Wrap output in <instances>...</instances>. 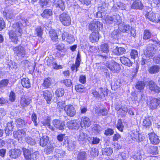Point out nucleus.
I'll return each instance as SVG.
<instances>
[{"mask_svg":"<svg viewBox=\"0 0 160 160\" xmlns=\"http://www.w3.org/2000/svg\"><path fill=\"white\" fill-rule=\"evenodd\" d=\"M152 42H149L147 46L146 51H144V55L148 59L152 58L155 54L156 51L158 50V48Z\"/></svg>","mask_w":160,"mask_h":160,"instance_id":"obj_1","label":"nucleus"},{"mask_svg":"<svg viewBox=\"0 0 160 160\" xmlns=\"http://www.w3.org/2000/svg\"><path fill=\"white\" fill-rule=\"evenodd\" d=\"M119 30L123 33H130L131 36L134 37L136 36V30L128 25H125L124 23H119Z\"/></svg>","mask_w":160,"mask_h":160,"instance_id":"obj_2","label":"nucleus"},{"mask_svg":"<svg viewBox=\"0 0 160 160\" xmlns=\"http://www.w3.org/2000/svg\"><path fill=\"white\" fill-rule=\"evenodd\" d=\"M12 49L15 55L18 57L24 58L26 55L25 47L21 44L13 47Z\"/></svg>","mask_w":160,"mask_h":160,"instance_id":"obj_3","label":"nucleus"},{"mask_svg":"<svg viewBox=\"0 0 160 160\" xmlns=\"http://www.w3.org/2000/svg\"><path fill=\"white\" fill-rule=\"evenodd\" d=\"M24 157L26 160H36L38 157V153L35 152L31 153V150L23 148H22Z\"/></svg>","mask_w":160,"mask_h":160,"instance_id":"obj_4","label":"nucleus"},{"mask_svg":"<svg viewBox=\"0 0 160 160\" xmlns=\"http://www.w3.org/2000/svg\"><path fill=\"white\" fill-rule=\"evenodd\" d=\"M107 68L114 73H117L119 71L120 67L118 64L114 61H108L105 64Z\"/></svg>","mask_w":160,"mask_h":160,"instance_id":"obj_5","label":"nucleus"},{"mask_svg":"<svg viewBox=\"0 0 160 160\" xmlns=\"http://www.w3.org/2000/svg\"><path fill=\"white\" fill-rule=\"evenodd\" d=\"M59 18L62 24L65 26H68L71 24L70 17L66 12H63L60 14Z\"/></svg>","mask_w":160,"mask_h":160,"instance_id":"obj_6","label":"nucleus"},{"mask_svg":"<svg viewBox=\"0 0 160 160\" xmlns=\"http://www.w3.org/2000/svg\"><path fill=\"white\" fill-rule=\"evenodd\" d=\"M120 21V17L119 15L110 16L107 15L105 18V22L107 24H110L114 22H119Z\"/></svg>","mask_w":160,"mask_h":160,"instance_id":"obj_7","label":"nucleus"},{"mask_svg":"<svg viewBox=\"0 0 160 160\" xmlns=\"http://www.w3.org/2000/svg\"><path fill=\"white\" fill-rule=\"evenodd\" d=\"M103 24L96 20H93L89 25L90 29L92 30H95L98 31L102 27Z\"/></svg>","mask_w":160,"mask_h":160,"instance_id":"obj_8","label":"nucleus"},{"mask_svg":"<svg viewBox=\"0 0 160 160\" xmlns=\"http://www.w3.org/2000/svg\"><path fill=\"white\" fill-rule=\"evenodd\" d=\"M9 38L13 43H18L19 41L18 37L21 35H18V33L13 30H10L8 32Z\"/></svg>","mask_w":160,"mask_h":160,"instance_id":"obj_9","label":"nucleus"},{"mask_svg":"<svg viewBox=\"0 0 160 160\" xmlns=\"http://www.w3.org/2000/svg\"><path fill=\"white\" fill-rule=\"evenodd\" d=\"M148 86L151 92L158 93L160 92V88L153 81H150L148 82Z\"/></svg>","mask_w":160,"mask_h":160,"instance_id":"obj_10","label":"nucleus"},{"mask_svg":"<svg viewBox=\"0 0 160 160\" xmlns=\"http://www.w3.org/2000/svg\"><path fill=\"white\" fill-rule=\"evenodd\" d=\"M21 153L20 150L17 148L12 149L8 152V154L10 157L14 159H16L19 157Z\"/></svg>","mask_w":160,"mask_h":160,"instance_id":"obj_11","label":"nucleus"},{"mask_svg":"<svg viewBox=\"0 0 160 160\" xmlns=\"http://www.w3.org/2000/svg\"><path fill=\"white\" fill-rule=\"evenodd\" d=\"M64 110L67 115L71 117H73L75 114V108L72 105L66 106L64 107Z\"/></svg>","mask_w":160,"mask_h":160,"instance_id":"obj_12","label":"nucleus"},{"mask_svg":"<svg viewBox=\"0 0 160 160\" xmlns=\"http://www.w3.org/2000/svg\"><path fill=\"white\" fill-rule=\"evenodd\" d=\"M67 125L69 129L75 130H78L81 126L79 122L74 120L68 122Z\"/></svg>","mask_w":160,"mask_h":160,"instance_id":"obj_13","label":"nucleus"},{"mask_svg":"<svg viewBox=\"0 0 160 160\" xmlns=\"http://www.w3.org/2000/svg\"><path fill=\"white\" fill-rule=\"evenodd\" d=\"M12 27V30L16 31L18 33V35H22V23L19 22L15 23L13 24Z\"/></svg>","mask_w":160,"mask_h":160,"instance_id":"obj_14","label":"nucleus"},{"mask_svg":"<svg viewBox=\"0 0 160 160\" xmlns=\"http://www.w3.org/2000/svg\"><path fill=\"white\" fill-rule=\"evenodd\" d=\"M62 38L63 40H65L70 43L74 41L73 36L67 32H64L62 35Z\"/></svg>","mask_w":160,"mask_h":160,"instance_id":"obj_15","label":"nucleus"},{"mask_svg":"<svg viewBox=\"0 0 160 160\" xmlns=\"http://www.w3.org/2000/svg\"><path fill=\"white\" fill-rule=\"evenodd\" d=\"M52 123L54 126L59 130H62L64 129L65 123L63 121L55 120L53 121Z\"/></svg>","mask_w":160,"mask_h":160,"instance_id":"obj_16","label":"nucleus"},{"mask_svg":"<svg viewBox=\"0 0 160 160\" xmlns=\"http://www.w3.org/2000/svg\"><path fill=\"white\" fill-rule=\"evenodd\" d=\"M149 139L151 142L153 144H157L159 143L160 140L158 137L154 133H152L148 134Z\"/></svg>","mask_w":160,"mask_h":160,"instance_id":"obj_17","label":"nucleus"},{"mask_svg":"<svg viewBox=\"0 0 160 160\" xmlns=\"http://www.w3.org/2000/svg\"><path fill=\"white\" fill-rule=\"evenodd\" d=\"M13 134L14 138H18L19 140L24 137L26 135V133L24 130L20 129L14 132Z\"/></svg>","mask_w":160,"mask_h":160,"instance_id":"obj_18","label":"nucleus"},{"mask_svg":"<svg viewBox=\"0 0 160 160\" xmlns=\"http://www.w3.org/2000/svg\"><path fill=\"white\" fill-rule=\"evenodd\" d=\"M81 126L83 127H89L91 125V122L89 118L86 117L82 118L80 122Z\"/></svg>","mask_w":160,"mask_h":160,"instance_id":"obj_19","label":"nucleus"},{"mask_svg":"<svg viewBox=\"0 0 160 160\" xmlns=\"http://www.w3.org/2000/svg\"><path fill=\"white\" fill-rule=\"evenodd\" d=\"M158 98H152L150 101L148 105L150 108L154 109L159 106Z\"/></svg>","mask_w":160,"mask_h":160,"instance_id":"obj_20","label":"nucleus"},{"mask_svg":"<svg viewBox=\"0 0 160 160\" xmlns=\"http://www.w3.org/2000/svg\"><path fill=\"white\" fill-rule=\"evenodd\" d=\"M143 7L142 4L139 0L135 1L132 5V8L136 9L141 10L142 9Z\"/></svg>","mask_w":160,"mask_h":160,"instance_id":"obj_21","label":"nucleus"},{"mask_svg":"<svg viewBox=\"0 0 160 160\" xmlns=\"http://www.w3.org/2000/svg\"><path fill=\"white\" fill-rule=\"evenodd\" d=\"M31 100L29 98L22 97L21 98L20 105L22 108L25 107L30 103Z\"/></svg>","mask_w":160,"mask_h":160,"instance_id":"obj_22","label":"nucleus"},{"mask_svg":"<svg viewBox=\"0 0 160 160\" xmlns=\"http://www.w3.org/2000/svg\"><path fill=\"white\" fill-rule=\"evenodd\" d=\"M13 127V121H11L10 122L7 123L5 130L7 135H9L10 133H11Z\"/></svg>","mask_w":160,"mask_h":160,"instance_id":"obj_23","label":"nucleus"},{"mask_svg":"<svg viewBox=\"0 0 160 160\" xmlns=\"http://www.w3.org/2000/svg\"><path fill=\"white\" fill-rule=\"evenodd\" d=\"M43 96L45 99L47 101L48 103H49L51 101L52 95L51 92L46 90L43 92Z\"/></svg>","mask_w":160,"mask_h":160,"instance_id":"obj_24","label":"nucleus"},{"mask_svg":"<svg viewBox=\"0 0 160 160\" xmlns=\"http://www.w3.org/2000/svg\"><path fill=\"white\" fill-rule=\"evenodd\" d=\"M57 138L59 142H62L65 145L68 142V137L65 134H59L57 136Z\"/></svg>","mask_w":160,"mask_h":160,"instance_id":"obj_25","label":"nucleus"},{"mask_svg":"<svg viewBox=\"0 0 160 160\" xmlns=\"http://www.w3.org/2000/svg\"><path fill=\"white\" fill-rule=\"evenodd\" d=\"M151 118L146 117L143 119L142 125L145 128H149L152 125Z\"/></svg>","mask_w":160,"mask_h":160,"instance_id":"obj_26","label":"nucleus"},{"mask_svg":"<svg viewBox=\"0 0 160 160\" xmlns=\"http://www.w3.org/2000/svg\"><path fill=\"white\" fill-rule=\"evenodd\" d=\"M77 160H87V154L85 151H80L78 153Z\"/></svg>","mask_w":160,"mask_h":160,"instance_id":"obj_27","label":"nucleus"},{"mask_svg":"<svg viewBox=\"0 0 160 160\" xmlns=\"http://www.w3.org/2000/svg\"><path fill=\"white\" fill-rule=\"evenodd\" d=\"M46 63L49 66L53 68L56 63L55 59L52 57H50L46 58Z\"/></svg>","mask_w":160,"mask_h":160,"instance_id":"obj_28","label":"nucleus"},{"mask_svg":"<svg viewBox=\"0 0 160 160\" xmlns=\"http://www.w3.org/2000/svg\"><path fill=\"white\" fill-rule=\"evenodd\" d=\"M120 59L123 64L128 67H130L132 66V63L128 58L124 56H122L120 58Z\"/></svg>","mask_w":160,"mask_h":160,"instance_id":"obj_29","label":"nucleus"},{"mask_svg":"<svg viewBox=\"0 0 160 160\" xmlns=\"http://www.w3.org/2000/svg\"><path fill=\"white\" fill-rule=\"evenodd\" d=\"M126 51L125 49L123 47H117L113 50V52L116 55H119L122 54Z\"/></svg>","mask_w":160,"mask_h":160,"instance_id":"obj_30","label":"nucleus"},{"mask_svg":"<svg viewBox=\"0 0 160 160\" xmlns=\"http://www.w3.org/2000/svg\"><path fill=\"white\" fill-rule=\"evenodd\" d=\"M89 39L92 42H97L99 39L98 33L96 32H92L90 35Z\"/></svg>","mask_w":160,"mask_h":160,"instance_id":"obj_31","label":"nucleus"},{"mask_svg":"<svg viewBox=\"0 0 160 160\" xmlns=\"http://www.w3.org/2000/svg\"><path fill=\"white\" fill-rule=\"evenodd\" d=\"M54 5L56 7H58L62 11H63L65 8L64 3L62 0H55Z\"/></svg>","mask_w":160,"mask_h":160,"instance_id":"obj_32","label":"nucleus"},{"mask_svg":"<svg viewBox=\"0 0 160 160\" xmlns=\"http://www.w3.org/2000/svg\"><path fill=\"white\" fill-rule=\"evenodd\" d=\"M48 140L49 138L47 136H43L40 140V145L42 147L45 146L48 144Z\"/></svg>","mask_w":160,"mask_h":160,"instance_id":"obj_33","label":"nucleus"},{"mask_svg":"<svg viewBox=\"0 0 160 160\" xmlns=\"http://www.w3.org/2000/svg\"><path fill=\"white\" fill-rule=\"evenodd\" d=\"M21 84L25 88H29L31 87L29 79L28 78H24L21 80Z\"/></svg>","mask_w":160,"mask_h":160,"instance_id":"obj_34","label":"nucleus"},{"mask_svg":"<svg viewBox=\"0 0 160 160\" xmlns=\"http://www.w3.org/2000/svg\"><path fill=\"white\" fill-rule=\"evenodd\" d=\"M144 155V152L142 150H139L135 152L134 155L132 156V157L135 159L137 160H141L142 156Z\"/></svg>","mask_w":160,"mask_h":160,"instance_id":"obj_35","label":"nucleus"},{"mask_svg":"<svg viewBox=\"0 0 160 160\" xmlns=\"http://www.w3.org/2000/svg\"><path fill=\"white\" fill-rule=\"evenodd\" d=\"M9 83V80L7 79H2L0 81V90H3L7 87Z\"/></svg>","mask_w":160,"mask_h":160,"instance_id":"obj_36","label":"nucleus"},{"mask_svg":"<svg viewBox=\"0 0 160 160\" xmlns=\"http://www.w3.org/2000/svg\"><path fill=\"white\" fill-rule=\"evenodd\" d=\"M145 86V84L144 82L139 81H138L136 84L135 88L138 90H143Z\"/></svg>","mask_w":160,"mask_h":160,"instance_id":"obj_37","label":"nucleus"},{"mask_svg":"<svg viewBox=\"0 0 160 160\" xmlns=\"http://www.w3.org/2000/svg\"><path fill=\"white\" fill-rule=\"evenodd\" d=\"M87 138H88L87 134L85 133L82 132L80 133L78 139L80 142L84 143L86 142Z\"/></svg>","mask_w":160,"mask_h":160,"instance_id":"obj_38","label":"nucleus"},{"mask_svg":"<svg viewBox=\"0 0 160 160\" xmlns=\"http://www.w3.org/2000/svg\"><path fill=\"white\" fill-rule=\"evenodd\" d=\"M52 12L50 9H46L44 10L42 13L41 14L42 17L45 18H48L50 16L52 15Z\"/></svg>","mask_w":160,"mask_h":160,"instance_id":"obj_39","label":"nucleus"},{"mask_svg":"<svg viewBox=\"0 0 160 160\" xmlns=\"http://www.w3.org/2000/svg\"><path fill=\"white\" fill-rule=\"evenodd\" d=\"M160 68L158 65H153L149 68L148 69L149 72L151 74H153L158 72Z\"/></svg>","mask_w":160,"mask_h":160,"instance_id":"obj_40","label":"nucleus"},{"mask_svg":"<svg viewBox=\"0 0 160 160\" xmlns=\"http://www.w3.org/2000/svg\"><path fill=\"white\" fill-rule=\"evenodd\" d=\"M95 112L98 114L103 116H106L108 114L107 110L105 108L102 109L99 108H97L95 109Z\"/></svg>","mask_w":160,"mask_h":160,"instance_id":"obj_41","label":"nucleus"},{"mask_svg":"<svg viewBox=\"0 0 160 160\" xmlns=\"http://www.w3.org/2000/svg\"><path fill=\"white\" fill-rule=\"evenodd\" d=\"M49 36L53 41H56L58 39V35L55 30H51L49 32Z\"/></svg>","mask_w":160,"mask_h":160,"instance_id":"obj_42","label":"nucleus"},{"mask_svg":"<svg viewBox=\"0 0 160 160\" xmlns=\"http://www.w3.org/2000/svg\"><path fill=\"white\" fill-rule=\"evenodd\" d=\"M3 15L5 16L7 19H10L13 18L14 16L12 10H8L7 12H3Z\"/></svg>","mask_w":160,"mask_h":160,"instance_id":"obj_43","label":"nucleus"},{"mask_svg":"<svg viewBox=\"0 0 160 160\" xmlns=\"http://www.w3.org/2000/svg\"><path fill=\"white\" fill-rule=\"evenodd\" d=\"M130 135L131 138L134 141H137L139 138V134L137 131H132L130 132Z\"/></svg>","mask_w":160,"mask_h":160,"instance_id":"obj_44","label":"nucleus"},{"mask_svg":"<svg viewBox=\"0 0 160 160\" xmlns=\"http://www.w3.org/2000/svg\"><path fill=\"white\" fill-rule=\"evenodd\" d=\"M75 89L77 92L82 93L85 90V87L81 84H78L75 86Z\"/></svg>","mask_w":160,"mask_h":160,"instance_id":"obj_45","label":"nucleus"},{"mask_svg":"<svg viewBox=\"0 0 160 160\" xmlns=\"http://www.w3.org/2000/svg\"><path fill=\"white\" fill-rule=\"evenodd\" d=\"M144 94L141 92L138 93L134 98V99L138 102H140L144 98H143Z\"/></svg>","mask_w":160,"mask_h":160,"instance_id":"obj_46","label":"nucleus"},{"mask_svg":"<svg viewBox=\"0 0 160 160\" xmlns=\"http://www.w3.org/2000/svg\"><path fill=\"white\" fill-rule=\"evenodd\" d=\"M64 93V89L62 88L57 89L55 92V94L58 97H62Z\"/></svg>","mask_w":160,"mask_h":160,"instance_id":"obj_47","label":"nucleus"},{"mask_svg":"<svg viewBox=\"0 0 160 160\" xmlns=\"http://www.w3.org/2000/svg\"><path fill=\"white\" fill-rule=\"evenodd\" d=\"M109 47L107 44H102L100 47V51L105 53H108L109 52Z\"/></svg>","mask_w":160,"mask_h":160,"instance_id":"obj_48","label":"nucleus"},{"mask_svg":"<svg viewBox=\"0 0 160 160\" xmlns=\"http://www.w3.org/2000/svg\"><path fill=\"white\" fill-rule=\"evenodd\" d=\"M146 17L148 18L150 20L152 21H156V14L151 12H148Z\"/></svg>","mask_w":160,"mask_h":160,"instance_id":"obj_49","label":"nucleus"},{"mask_svg":"<svg viewBox=\"0 0 160 160\" xmlns=\"http://www.w3.org/2000/svg\"><path fill=\"white\" fill-rule=\"evenodd\" d=\"M99 92H100V98H102V97H105L108 95V90L102 88H100L99 89Z\"/></svg>","mask_w":160,"mask_h":160,"instance_id":"obj_50","label":"nucleus"},{"mask_svg":"<svg viewBox=\"0 0 160 160\" xmlns=\"http://www.w3.org/2000/svg\"><path fill=\"white\" fill-rule=\"evenodd\" d=\"M102 154H105L107 156H110L112 153V150L111 148H104L102 150Z\"/></svg>","mask_w":160,"mask_h":160,"instance_id":"obj_51","label":"nucleus"},{"mask_svg":"<svg viewBox=\"0 0 160 160\" xmlns=\"http://www.w3.org/2000/svg\"><path fill=\"white\" fill-rule=\"evenodd\" d=\"M158 148L155 146H150L149 149L150 153L156 155L158 153Z\"/></svg>","mask_w":160,"mask_h":160,"instance_id":"obj_52","label":"nucleus"},{"mask_svg":"<svg viewBox=\"0 0 160 160\" xmlns=\"http://www.w3.org/2000/svg\"><path fill=\"white\" fill-rule=\"evenodd\" d=\"M90 143L93 144H97L100 141V139L97 137H93L92 138H87Z\"/></svg>","mask_w":160,"mask_h":160,"instance_id":"obj_53","label":"nucleus"},{"mask_svg":"<svg viewBox=\"0 0 160 160\" xmlns=\"http://www.w3.org/2000/svg\"><path fill=\"white\" fill-rule=\"evenodd\" d=\"M151 37V33L148 30H145L143 33V38L144 40H147L150 39Z\"/></svg>","mask_w":160,"mask_h":160,"instance_id":"obj_54","label":"nucleus"},{"mask_svg":"<svg viewBox=\"0 0 160 160\" xmlns=\"http://www.w3.org/2000/svg\"><path fill=\"white\" fill-rule=\"evenodd\" d=\"M43 29L40 26H38L35 29V32L36 33L37 36L41 37L42 34Z\"/></svg>","mask_w":160,"mask_h":160,"instance_id":"obj_55","label":"nucleus"},{"mask_svg":"<svg viewBox=\"0 0 160 160\" xmlns=\"http://www.w3.org/2000/svg\"><path fill=\"white\" fill-rule=\"evenodd\" d=\"M51 84V79L50 78H45L43 85L46 88H49Z\"/></svg>","mask_w":160,"mask_h":160,"instance_id":"obj_56","label":"nucleus"},{"mask_svg":"<svg viewBox=\"0 0 160 160\" xmlns=\"http://www.w3.org/2000/svg\"><path fill=\"white\" fill-rule=\"evenodd\" d=\"M26 142L31 145H34L36 144V142L34 139L30 137H27L25 138Z\"/></svg>","mask_w":160,"mask_h":160,"instance_id":"obj_57","label":"nucleus"},{"mask_svg":"<svg viewBox=\"0 0 160 160\" xmlns=\"http://www.w3.org/2000/svg\"><path fill=\"white\" fill-rule=\"evenodd\" d=\"M98 10L103 13L104 14L106 13L107 8L106 7V4L103 3L101 6H99L98 8Z\"/></svg>","mask_w":160,"mask_h":160,"instance_id":"obj_58","label":"nucleus"},{"mask_svg":"<svg viewBox=\"0 0 160 160\" xmlns=\"http://www.w3.org/2000/svg\"><path fill=\"white\" fill-rule=\"evenodd\" d=\"M121 84L118 81H116L113 84V85H112V90H116L118 89L121 86Z\"/></svg>","mask_w":160,"mask_h":160,"instance_id":"obj_59","label":"nucleus"},{"mask_svg":"<svg viewBox=\"0 0 160 160\" xmlns=\"http://www.w3.org/2000/svg\"><path fill=\"white\" fill-rule=\"evenodd\" d=\"M81 61V55L79 52H78L76 59L75 63V65H76L77 67H79Z\"/></svg>","mask_w":160,"mask_h":160,"instance_id":"obj_60","label":"nucleus"},{"mask_svg":"<svg viewBox=\"0 0 160 160\" xmlns=\"http://www.w3.org/2000/svg\"><path fill=\"white\" fill-rule=\"evenodd\" d=\"M90 155L92 157H96L98 155V151L96 148H93L90 151Z\"/></svg>","mask_w":160,"mask_h":160,"instance_id":"obj_61","label":"nucleus"},{"mask_svg":"<svg viewBox=\"0 0 160 160\" xmlns=\"http://www.w3.org/2000/svg\"><path fill=\"white\" fill-rule=\"evenodd\" d=\"M117 128L120 131H122L123 130L124 126L122 123V121L121 119H119L118 120V123L116 126Z\"/></svg>","mask_w":160,"mask_h":160,"instance_id":"obj_62","label":"nucleus"},{"mask_svg":"<svg viewBox=\"0 0 160 160\" xmlns=\"http://www.w3.org/2000/svg\"><path fill=\"white\" fill-rule=\"evenodd\" d=\"M60 82L63 83L68 87H70L72 84L71 80L69 79H66L61 81Z\"/></svg>","mask_w":160,"mask_h":160,"instance_id":"obj_63","label":"nucleus"},{"mask_svg":"<svg viewBox=\"0 0 160 160\" xmlns=\"http://www.w3.org/2000/svg\"><path fill=\"white\" fill-rule=\"evenodd\" d=\"M16 122L17 124V126L18 127H20L25 125V122L22 119L18 118L16 120Z\"/></svg>","mask_w":160,"mask_h":160,"instance_id":"obj_64","label":"nucleus"}]
</instances>
